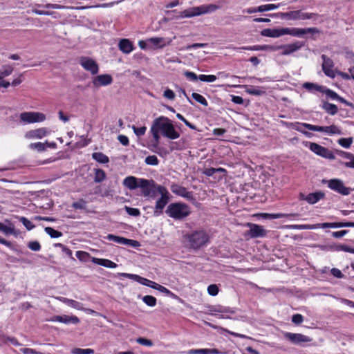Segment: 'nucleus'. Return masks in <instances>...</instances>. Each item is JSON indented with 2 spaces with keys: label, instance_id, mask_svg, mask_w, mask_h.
<instances>
[{
  "label": "nucleus",
  "instance_id": "obj_1",
  "mask_svg": "<svg viewBox=\"0 0 354 354\" xmlns=\"http://www.w3.org/2000/svg\"><path fill=\"white\" fill-rule=\"evenodd\" d=\"M150 132L156 144L159 142L160 135L171 140L180 137V133L176 131L170 120L164 116H160L153 121Z\"/></svg>",
  "mask_w": 354,
  "mask_h": 354
},
{
  "label": "nucleus",
  "instance_id": "obj_2",
  "mask_svg": "<svg viewBox=\"0 0 354 354\" xmlns=\"http://www.w3.org/2000/svg\"><path fill=\"white\" fill-rule=\"evenodd\" d=\"M185 239L187 241L189 246L194 250L205 247L210 242L209 233L203 230L194 231L185 235Z\"/></svg>",
  "mask_w": 354,
  "mask_h": 354
},
{
  "label": "nucleus",
  "instance_id": "obj_3",
  "mask_svg": "<svg viewBox=\"0 0 354 354\" xmlns=\"http://www.w3.org/2000/svg\"><path fill=\"white\" fill-rule=\"evenodd\" d=\"M165 213L174 219L181 220L189 215L190 209L185 204L174 203L168 205Z\"/></svg>",
  "mask_w": 354,
  "mask_h": 354
},
{
  "label": "nucleus",
  "instance_id": "obj_4",
  "mask_svg": "<svg viewBox=\"0 0 354 354\" xmlns=\"http://www.w3.org/2000/svg\"><path fill=\"white\" fill-rule=\"evenodd\" d=\"M353 227L354 222H335V223H323L316 225H292L290 228L293 230H314L317 228H339Z\"/></svg>",
  "mask_w": 354,
  "mask_h": 354
},
{
  "label": "nucleus",
  "instance_id": "obj_5",
  "mask_svg": "<svg viewBox=\"0 0 354 354\" xmlns=\"http://www.w3.org/2000/svg\"><path fill=\"white\" fill-rule=\"evenodd\" d=\"M139 188L141 189L142 196L153 199L158 193V187L164 186L158 185L153 180L140 179Z\"/></svg>",
  "mask_w": 354,
  "mask_h": 354
},
{
  "label": "nucleus",
  "instance_id": "obj_6",
  "mask_svg": "<svg viewBox=\"0 0 354 354\" xmlns=\"http://www.w3.org/2000/svg\"><path fill=\"white\" fill-rule=\"evenodd\" d=\"M158 194L161 195L157 200L153 210V216H159L163 213V209L170 199V194L165 187H158Z\"/></svg>",
  "mask_w": 354,
  "mask_h": 354
},
{
  "label": "nucleus",
  "instance_id": "obj_7",
  "mask_svg": "<svg viewBox=\"0 0 354 354\" xmlns=\"http://www.w3.org/2000/svg\"><path fill=\"white\" fill-rule=\"evenodd\" d=\"M322 183L327 184L328 187L331 190L343 196H348L353 190L352 188L346 187L341 179L333 178L330 180H323Z\"/></svg>",
  "mask_w": 354,
  "mask_h": 354
},
{
  "label": "nucleus",
  "instance_id": "obj_8",
  "mask_svg": "<svg viewBox=\"0 0 354 354\" xmlns=\"http://www.w3.org/2000/svg\"><path fill=\"white\" fill-rule=\"evenodd\" d=\"M280 16L281 19L287 20H307L317 17V15L315 13L303 12L301 10L281 12Z\"/></svg>",
  "mask_w": 354,
  "mask_h": 354
},
{
  "label": "nucleus",
  "instance_id": "obj_9",
  "mask_svg": "<svg viewBox=\"0 0 354 354\" xmlns=\"http://www.w3.org/2000/svg\"><path fill=\"white\" fill-rule=\"evenodd\" d=\"M20 122L23 124L37 123L44 122L46 119V115L41 112H23L19 115Z\"/></svg>",
  "mask_w": 354,
  "mask_h": 354
},
{
  "label": "nucleus",
  "instance_id": "obj_10",
  "mask_svg": "<svg viewBox=\"0 0 354 354\" xmlns=\"http://www.w3.org/2000/svg\"><path fill=\"white\" fill-rule=\"evenodd\" d=\"M245 226L248 227L250 230L245 232V237L256 239L264 237L267 234V230L263 226L258 224L247 223Z\"/></svg>",
  "mask_w": 354,
  "mask_h": 354
},
{
  "label": "nucleus",
  "instance_id": "obj_11",
  "mask_svg": "<svg viewBox=\"0 0 354 354\" xmlns=\"http://www.w3.org/2000/svg\"><path fill=\"white\" fill-rule=\"evenodd\" d=\"M78 63L86 71L91 75H95L99 72V66L95 60L86 56H82L79 58Z\"/></svg>",
  "mask_w": 354,
  "mask_h": 354
},
{
  "label": "nucleus",
  "instance_id": "obj_12",
  "mask_svg": "<svg viewBox=\"0 0 354 354\" xmlns=\"http://www.w3.org/2000/svg\"><path fill=\"white\" fill-rule=\"evenodd\" d=\"M306 146H308L310 150L317 156L329 160L335 159V155L330 149L322 147L317 143L309 142H307Z\"/></svg>",
  "mask_w": 354,
  "mask_h": 354
},
{
  "label": "nucleus",
  "instance_id": "obj_13",
  "mask_svg": "<svg viewBox=\"0 0 354 354\" xmlns=\"http://www.w3.org/2000/svg\"><path fill=\"white\" fill-rule=\"evenodd\" d=\"M283 32L285 35H290L294 37H301L307 33H317L319 30L317 28H283Z\"/></svg>",
  "mask_w": 354,
  "mask_h": 354
},
{
  "label": "nucleus",
  "instance_id": "obj_14",
  "mask_svg": "<svg viewBox=\"0 0 354 354\" xmlns=\"http://www.w3.org/2000/svg\"><path fill=\"white\" fill-rule=\"evenodd\" d=\"M287 127L295 129L297 131L301 132L304 135H305L307 138H310L312 136V133L306 131L304 129H307L310 131H315V129L312 127H315V125L310 124L308 123H302L299 122H285Z\"/></svg>",
  "mask_w": 354,
  "mask_h": 354
},
{
  "label": "nucleus",
  "instance_id": "obj_15",
  "mask_svg": "<svg viewBox=\"0 0 354 354\" xmlns=\"http://www.w3.org/2000/svg\"><path fill=\"white\" fill-rule=\"evenodd\" d=\"M322 59H323L322 67L324 74L330 78H335L336 76V72L333 70V61L326 55H322Z\"/></svg>",
  "mask_w": 354,
  "mask_h": 354
},
{
  "label": "nucleus",
  "instance_id": "obj_16",
  "mask_svg": "<svg viewBox=\"0 0 354 354\" xmlns=\"http://www.w3.org/2000/svg\"><path fill=\"white\" fill-rule=\"evenodd\" d=\"M113 82V77L109 74H102L95 76L92 80L93 86L95 88L100 86H106L111 84Z\"/></svg>",
  "mask_w": 354,
  "mask_h": 354
},
{
  "label": "nucleus",
  "instance_id": "obj_17",
  "mask_svg": "<svg viewBox=\"0 0 354 354\" xmlns=\"http://www.w3.org/2000/svg\"><path fill=\"white\" fill-rule=\"evenodd\" d=\"M105 239H106L109 241H112L113 242H115L118 244L130 245V246L134 247V248L140 245L139 242L137 241L129 239H127L124 237L116 236V235L111 234H108L105 237Z\"/></svg>",
  "mask_w": 354,
  "mask_h": 354
},
{
  "label": "nucleus",
  "instance_id": "obj_18",
  "mask_svg": "<svg viewBox=\"0 0 354 354\" xmlns=\"http://www.w3.org/2000/svg\"><path fill=\"white\" fill-rule=\"evenodd\" d=\"M283 335L285 338L295 344H300L304 342H309L311 341V339L309 337L301 333L286 332Z\"/></svg>",
  "mask_w": 354,
  "mask_h": 354
},
{
  "label": "nucleus",
  "instance_id": "obj_19",
  "mask_svg": "<svg viewBox=\"0 0 354 354\" xmlns=\"http://www.w3.org/2000/svg\"><path fill=\"white\" fill-rule=\"evenodd\" d=\"M304 46V43L297 41L292 44H284L281 46V55H289L301 48Z\"/></svg>",
  "mask_w": 354,
  "mask_h": 354
},
{
  "label": "nucleus",
  "instance_id": "obj_20",
  "mask_svg": "<svg viewBox=\"0 0 354 354\" xmlns=\"http://www.w3.org/2000/svg\"><path fill=\"white\" fill-rule=\"evenodd\" d=\"M312 128L315 129V131L324 132L328 136L342 134L341 129L335 124L326 127L315 125V127Z\"/></svg>",
  "mask_w": 354,
  "mask_h": 354
},
{
  "label": "nucleus",
  "instance_id": "obj_21",
  "mask_svg": "<svg viewBox=\"0 0 354 354\" xmlns=\"http://www.w3.org/2000/svg\"><path fill=\"white\" fill-rule=\"evenodd\" d=\"M50 131L46 127H41L28 131L25 134L27 139H41L50 133Z\"/></svg>",
  "mask_w": 354,
  "mask_h": 354
},
{
  "label": "nucleus",
  "instance_id": "obj_22",
  "mask_svg": "<svg viewBox=\"0 0 354 354\" xmlns=\"http://www.w3.org/2000/svg\"><path fill=\"white\" fill-rule=\"evenodd\" d=\"M51 321L61 322L66 324H68L70 323L77 324L80 322V319L76 316H68L66 315L54 316L51 319Z\"/></svg>",
  "mask_w": 354,
  "mask_h": 354
},
{
  "label": "nucleus",
  "instance_id": "obj_23",
  "mask_svg": "<svg viewBox=\"0 0 354 354\" xmlns=\"http://www.w3.org/2000/svg\"><path fill=\"white\" fill-rule=\"evenodd\" d=\"M118 46L119 50L124 54H129L135 48L133 42L129 39H120Z\"/></svg>",
  "mask_w": 354,
  "mask_h": 354
},
{
  "label": "nucleus",
  "instance_id": "obj_24",
  "mask_svg": "<svg viewBox=\"0 0 354 354\" xmlns=\"http://www.w3.org/2000/svg\"><path fill=\"white\" fill-rule=\"evenodd\" d=\"M171 192L178 196L189 199L192 198V193L182 186L174 184L171 186Z\"/></svg>",
  "mask_w": 354,
  "mask_h": 354
},
{
  "label": "nucleus",
  "instance_id": "obj_25",
  "mask_svg": "<svg viewBox=\"0 0 354 354\" xmlns=\"http://www.w3.org/2000/svg\"><path fill=\"white\" fill-rule=\"evenodd\" d=\"M140 179L135 176H129L123 180L122 184L130 190H134L139 187Z\"/></svg>",
  "mask_w": 354,
  "mask_h": 354
},
{
  "label": "nucleus",
  "instance_id": "obj_26",
  "mask_svg": "<svg viewBox=\"0 0 354 354\" xmlns=\"http://www.w3.org/2000/svg\"><path fill=\"white\" fill-rule=\"evenodd\" d=\"M261 35L264 37L277 38L284 35L283 28H266L261 31Z\"/></svg>",
  "mask_w": 354,
  "mask_h": 354
},
{
  "label": "nucleus",
  "instance_id": "obj_27",
  "mask_svg": "<svg viewBox=\"0 0 354 354\" xmlns=\"http://www.w3.org/2000/svg\"><path fill=\"white\" fill-rule=\"evenodd\" d=\"M263 216L265 218L268 219H277V218H295L299 216V214L297 213H291V214H283V213H277V214H268L265 213L263 214Z\"/></svg>",
  "mask_w": 354,
  "mask_h": 354
},
{
  "label": "nucleus",
  "instance_id": "obj_28",
  "mask_svg": "<svg viewBox=\"0 0 354 354\" xmlns=\"http://www.w3.org/2000/svg\"><path fill=\"white\" fill-rule=\"evenodd\" d=\"M92 262L95 264L100 265L109 268H115L118 266V265L113 261L106 259H99L96 257H93Z\"/></svg>",
  "mask_w": 354,
  "mask_h": 354
},
{
  "label": "nucleus",
  "instance_id": "obj_29",
  "mask_svg": "<svg viewBox=\"0 0 354 354\" xmlns=\"http://www.w3.org/2000/svg\"><path fill=\"white\" fill-rule=\"evenodd\" d=\"M324 193L322 192L310 193L306 196V201L309 204H315L317 203L319 200L324 198Z\"/></svg>",
  "mask_w": 354,
  "mask_h": 354
},
{
  "label": "nucleus",
  "instance_id": "obj_30",
  "mask_svg": "<svg viewBox=\"0 0 354 354\" xmlns=\"http://www.w3.org/2000/svg\"><path fill=\"white\" fill-rule=\"evenodd\" d=\"M222 353L216 348H200L190 349L187 351V354H221Z\"/></svg>",
  "mask_w": 354,
  "mask_h": 354
},
{
  "label": "nucleus",
  "instance_id": "obj_31",
  "mask_svg": "<svg viewBox=\"0 0 354 354\" xmlns=\"http://www.w3.org/2000/svg\"><path fill=\"white\" fill-rule=\"evenodd\" d=\"M59 300L61 301H62L63 303L67 304L68 306H69L75 309L80 310H83L82 304H81L79 301H77L73 299H68L66 297H61L59 299Z\"/></svg>",
  "mask_w": 354,
  "mask_h": 354
},
{
  "label": "nucleus",
  "instance_id": "obj_32",
  "mask_svg": "<svg viewBox=\"0 0 354 354\" xmlns=\"http://www.w3.org/2000/svg\"><path fill=\"white\" fill-rule=\"evenodd\" d=\"M147 41L160 48H162L169 44V41L166 42L165 39L163 37H151L148 39Z\"/></svg>",
  "mask_w": 354,
  "mask_h": 354
},
{
  "label": "nucleus",
  "instance_id": "obj_33",
  "mask_svg": "<svg viewBox=\"0 0 354 354\" xmlns=\"http://www.w3.org/2000/svg\"><path fill=\"white\" fill-rule=\"evenodd\" d=\"M322 108L331 115H335L338 111V108L335 104L328 102H324Z\"/></svg>",
  "mask_w": 354,
  "mask_h": 354
},
{
  "label": "nucleus",
  "instance_id": "obj_34",
  "mask_svg": "<svg viewBox=\"0 0 354 354\" xmlns=\"http://www.w3.org/2000/svg\"><path fill=\"white\" fill-rule=\"evenodd\" d=\"M245 92L248 94L255 96L262 95L266 93V91L263 88H259L254 86H248L245 89Z\"/></svg>",
  "mask_w": 354,
  "mask_h": 354
},
{
  "label": "nucleus",
  "instance_id": "obj_35",
  "mask_svg": "<svg viewBox=\"0 0 354 354\" xmlns=\"http://www.w3.org/2000/svg\"><path fill=\"white\" fill-rule=\"evenodd\" d=\"M92 158L97 162L106 164L109 162V157L102 152H95L92 154Z\"/></svg>",
  "mask_w": 354,
  "mask_h": 354
},
{
  "label": "nucleus",
  "instance_id": "obj_36",
  "mask_svg": "<svg viewBox=\"0 0 354 354\" xmlns=\"http://www.w3.org/2000/svg\"><path fill=\"white\" fill-rule=\"evenodd\" d=\"M303 87L309 91L324 92V87L311 82H306L303 84Z\"/></svg>",
  "mask_w": 354,
  "mask_h": 354
},
{
  "label": "nucleus",
  "instance_id": "obj_37",
  "mask_svg": "<svg viewBox=\"0 0 354 354\" xmlns=\"http://www.w3.org/2000/svg\"><path fill=\"white\" fill-rule=\"evenodd\" d=\"M94 181L95 183H101L106 178V174L104 170L101 169H95Z\"/></svg>",
  "mask_w": 354,
  "mask_h": 354
},
{
  "label": "nucleus",
  "instance_id": "obj_38",
  "mask_svg": "<svg viewBox=\"0 0 354 354\" xmlns=\"http://www.w3.org/2000/svg\"><path fill=\"white\" fill-rule=\"evenodd\" d=\"M155 290H157L162 293H165L167 295H172V292L169 290L167 289V288H165V286H161L154 281H151V286H149Z\"/></svg>",
  "mask_w": 354,
  "mask_h": 354
},
{
  "label": "nucleus",
  "instance_id": "obj_39",
  "mask_svg": "<svg viewBox=\"0 0 354 354\" xmlns=\"http://www.w3.org/2000/svg\"><path fill=\"white\" fill-rule=\"evenodd\" d=\"M13 70V67L10 65L3 66L0 71V78H4L5 77L11 75Z\"/></svg>",
  "mask_w": 354,
  "mask_h": 354
},
{
  "label": "nucleus",
  "instance_id": "obj_40",
  "mask_svg": "<svg viewBox=\"0 0 354 354\" xmlns=\"http://www.w3.org/2000/svg\"><path fill=\"white\" fill-rule=\"evenodd\" d=\"M29 148L30 149L37 150L39 152H42L46 150V143L40 142L30 144Z\"/></svg>",
  "mask_w": 354,
  "mask_h": 354
},
{
  "label": "nucleus",
  "instance_id": "obj_41",
  "mask_svg": "<svg viewBox=\"0 0 354 354\" xmlns=\"http://www.w3.org/2000/svg\"><path fill=\"white\" fill-rule=\"evenodd\" d=\"M279 7V4H265L257 7L259 12H266L277 9Z\"/></svg>",
  "mask_w": 354,
  "mask_h": 354
},
{
  "label": "nucleus",
  "instance_id": "obj_42",
  "mask_svg": "<svg viewBox=\"0 0 354 354\" xmlns=\"http://www.w3.org/2000/svg\"><path fill=\"white\" fill-rule=\"evenodd\" d=\"M192 98L196 100L197 102L201 104L207 106L208 105V102L207 100L202 95L197 93H192Z\"/></svg>",
  "mask_w": 354,
  "mask_h": 354
},
{
  "label": "nucleus",
  "instance_id": "obj_43",
  "mask_svg": "<svg viewBox=\"0 0 354 354\" xmlns=\"http://www.w3.org/2000/svg\"><path fill=\"white\" fill-rule=\"evenodd\" d=\"M44 231L51 238H58L62 236V233L61 232L55 230V229L50 227H46Z\"/></svg>",
  "mask_w": 354,
  "mask_h": 354
},
{
  "label": "nucleus",
  "instance_id": "obj_44",
  "mask_svg": "<svg viewBox=\"0 0 354 354\" xmlns=\"http://www.w3.org/2000/svg\"><path fill=\"white\" fill-rule=\"evenodd\" d=\"M142 301L145 304L150 307H153L156 305V297L151 295H146L142 297Z\"/></svg>",
  "mask_w": 354,
  "mask_h": 354
},
{
  "label": "nucleus",
  "instance_id": "obj_45",
  "mask_svg": "<svg viewBox=\"0 0 354 354\" xmlns=\"http://www.w3.org/2000/svg\"><path fill=\"white\" fill-rule=\"evenodd\" d=\"M338 144L342 147L348 149L351 147L353 142V138H340L338 140Z\"/></svg>",
  "mask_w": 354,
  "mask_h": 354
},
{
  "label": "nucleus",
  "instance_id": "obj_46",
  "mask_svg": "<svg viewBox=\"0 0 354 354\" xmlns=\"http://www.w3.org/2000/svg\"><path fill=\"white\" fill-rule=\"evenodd\" d=\"M145 162L147 165L156 166L159 164V160L155 155H151L146 157Z\"/></svg>",
  "mask_w": 354,
  "mask_h": 354
},
{
  "label": "nucleus",
  "instance_id": "obj_47",
  "mask_svg": "<svg viewBox=\"0 0 354 354\" xmlns=\"http://www.w3.org/2000/svg\"><path fill=\"white\" fill-rule=\"evenodd\" d=\"M72 354H93L94 351L91 348H75L71 351Z\"/></svg>",
  "mask_w": 354,
  "mask_h": 354
},
{
  "label": "nucleus",
  "instance_id": "obj_48",
  "mask_svg": "<svg viewBox=\"0 0 354 354\" xmlns=\"http://www.w3.org/2000/svg\"><path fill=\"white\" fill-rule=\"evenodd\" d=\"M217 79L214 75H199L198 80L205 82H213Z\"/></svg>",
  "mask_w": 354,
  "mask_h": 354
},
{
  "label": "nucleus",
  "instance_id": "obj_49",
  "mask_svg": "<svg viewBox=\"0 0 354 354\" xmlns=\"http://www.w3.org/2000/svg\"><path fill=\"white\" fill-rule=\"evenodd\" d=\"M265 45H254L252 46H242L241 48H234V49H242L247 50H266Z\"/></svg>",
  "mask_w": 354,
  "mask_h": 354
},
{
  "label": "nucleus",
  "instance_id": "obj_50",
  "mask_svg": "<svg viewBox=\"0 0 354 354\" xmlns=\"http://www.w3.org/2000/svg\"><path fill=\"white\" fill-rule=\"evenodd\" d=\"M1 232L4 233L6 235L15 234V227H14V225L12 223H10L9 225H3V227H2V229H1Z\"/></svg>",
  "mask_w": 354,
  "mask_h": 354
},
{
  "label": "nucleus",
  "instance_id": "obj_51",
  "mask_svg": "<svg viewBox=\"0 0 354 354\" xmlns=\"http://www.w3.org/2000/svg\"><path fill=\"white\" fill-rule=\"evenodd\" d=\"M38 7H43L48 9H65L68 8V7L62 6L59 4H55V3H46L45 5H37Z\"/></svg>",
  "mask_w": 354,
  "mask_h": 354
},
{
  "label": "nucleus",
  "instance_id": "obj_52",
  "mask_svg": "<svg viewBox=\"0 0 354 354\" xmlns=\"http://www.w3.org/2000/svg\"><path fill=\"white\" fill-rule=\"evenodd\" d=\"M328 97L332 100H336L338 101L340 96L335 91L329 88H324V92Z\"/></svg>",
  "mask_w": 354,
  "mask_h": 354
},
{
  "label": "nucleus",
  "instance_id": "obj_53",
  "mask_svg": "<svg viewBox=\"0 0 354 354\" xmlns=\"http://www.w3.org/2000/svg\"><path fill=\"white\" fill-rule=\"evenodd\" d=\"M19 221L28 230H31L35 227V225L26 217H20Z\"/></svg>",
  "mask_w": 354,
  "mask_h": 354
},
{
  "label": "nucleus",
  "instance_id": "obj_54",
  "mask_svg": "<svg viewBox=\"0 0 354 354\" xmlns=\"http://www.w3.org/2000/svg\"><path fill=\"white\" fill-rule=\"evenodd\" d=\"M124 209H125V211L127 212V213L130 216H138L140 215V212L139 209H138V208H133V207L125 206Z\"/></svg>",
  "mask_w": 354,
  "mask_h": 354
},
{
  "label": "nucleus",
  "instance_id": "obj_55",
  "mask_svg": "<svg viewBox=\"0 0 354 354\" xmlns=\"http://www.w3.org/2000/svg\"><path fill=\"white\" fill-rule=\"evenodd\" d=\"M218 290V287L216 284H211L207 287V292L211 296L217 295Z\"/></svg>",
  "mask_w": 354,
  "mask_h": 354
},
{
  "label": "nucleus",
  "instance_id": "obj_56",
  "mask_svg": "<svg viewBox=\"0 0 354 354\" xmlns=\"http://www.w3.org/2000/svg\"><path fill=\"white\" fill-rule=\"evenodd\" d=\"M345 157L350 159V161L344 163L346 167L354 168V156L350 153H345Z\"/></svg>",
  "mask_w": 354,
  "mask_h": 354
},
{
  "label": "nucleus",
  "instance_id": "obj_57",
  "mask_svg": "<svg viewBox=\"0 0 354 354\" xmlns=\"http://www.w3.org/2000/svg\"><path fill=\"white\" fill-rule=\"evenodd\" d=\"M28 248L32 251L37 252V251H39L41 250V245L37 241H30L28 243Z\"/></svg>",
  "mask_w": 354,
  "mask_h": 354
},
{
  "label": "nucleus",
  "instance_id": "obj_58",
  "mask_svg": "<svg viewBox=\"0 0 354 354\" xmlns=\"http://www.w3.org/2000/svg\"><path fill=\"white\" fill-rule=\"evenodd\" d=\"M32 12L39 15L53 16L54 18H56V16L54 15L55 14L54 12L40 10L37 9H32Z\"/></svg>",
  "mask_w": 354,
  "mask_h": 354
},
{
  "label": "nucleus",
  "instance_id": "obj_59",
  "mask_svg": "<svg viewBox=\"0 0 354 354\" xmlns=\"http://www.w3.org/2000/svg\"><path fill=\"white\" fill-rule=\"evenodd\" d=\"M176 117L181 121H183L185 124L189 128L193 129V130H196V126H194V124H191L189 121H187L183 115H181L180 113H177L176 114Z\"/></svg>",
  "mask_w": 354,
  "mask_h": 354
},
{
  "label": "nucleus",
  "instance_id": "obj_60",
  "mask_svg": "<svg viewBox=\"0 0 354 354\" xmlns=\"http://www.w3.org/2000/svg\"><path fill=\"white\" fill-rule=\"evenodd\" d=\"M76 257L80 261H86L87 257H89V254L84 251H77Z\"/></svg>",
  "mask_w": 354,
  "mask_h": 354
},
{
  "label": "nucleus",
  "instance_id": "obj_61",
  "mask_svg": "<svg viewBox=\"0 0 354 354\" xmlns=\"http://www.w3.org/2000/svg\"><path fill=\"white\" fill-rule=\"evenodd\" d=\"M132 129L137 136H143L147 130V128L145 127H136L135 126H133Z\"/></svg>",
  "mask_w": 354,
  "mask_h": 354
},
{
  "label": "nucleus",
  "instance_id": "obj_62",
  "mask_svg": "<svg viewBox=\"0 0 354 354\" xmlns=\"http://www.w3.org/2000/svg\"><path fill=\"white\" fill-rule=\"evenodd\" d=\"M192 8L196 14V16H198V15H201L203 14H206L205 5L194 7Z\"/></svg>",
  "mask_w": 354,
  "mask_h": 354
},
{
  "label": "nucleus",
  "instance_id": "obj_63",
  "mask_svg": "<svg viewBox=\"0 0 354 354\" xmlns=\"http://www.w3.org/2000/svg\"><path fill=\"white\" fill-rule=\"evenodd\" d=\"M185 76L191 81H196L198 80V76L194 72L185 71L184 73Z\"/></svg>",
  "mask_w": 354,
  "mask_h": 354
},
{
  "label": "nucleus",
  "instance_id": "obj_64",
  "mask_svg": "<svg viewBox=\"0 0 354 354\" xmlns=\"http://www.w3.org/2000/svg\"><path fill=\"white\" fill-rule=\"evenodd\" d=\"M304 321V317L301 314H295L292 317V322L295 324H300Z\"/></svg>",
  "mask_w": 354,
  "mask_h": 354
}]
</instances>
